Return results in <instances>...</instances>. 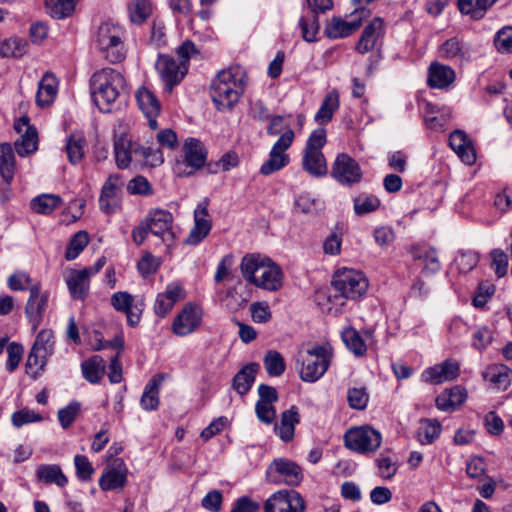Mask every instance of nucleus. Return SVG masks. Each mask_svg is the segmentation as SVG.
<instances>
[{
    "instance_id": "obj_1",
    "label": "nucleus",
    "mask_w": 512,
    "mask_h": 512,
    "mask_svg": "<svg viewBox=\"0 0 512 512\" xmlns=\"http://www.w3.org/2000/svg\"><path fill=\"white\" fill-rule=\"evenodd\" d=\"M245 280L267 291H278L283 285L281 268L271 259L260 254H249L240 265Z\"/></svg>"
},
{
    "instance_id": "obj_2",
    "label": "nucleus",
    "mask_w": 512,
    "mask_h": 512,
    "mask_svg": "<svg viewBox=\"0 0 512 512\" xmlns=\"http://www.w3.org/2000/svg\"><path fill=\"white\" fill-rule=\"evenodd\" d=\"M246 85V73L240 66L220 71L211 83L210 95L218 110L230 109L238 102Z\"/></svg>"
},
{
    "instance_id": "obj_3",
    "label": "nucleus",
    "mask_w": 512,
    "mask_h": 512,
    "mask_svg": "<svg viewBox=\"0 0 512 512\" xmlns=\"http://www.w3.org/2000/svg\"><path fill=\"white\" fill-rule=\"evenodd\" d=\"M90 88L95 105L102 112H109L110 105L125 91L126 82L120 71L106 67L92 75Z\"/></svg>"
},
{
    "instance_id": "obj_4",
    "label": "nucleus",
    "mask_w": 512,
    "mask_h": 512,
    "mask_svg": "<svg viewBox=\"0 0 512 512\" xmlns=\"http://www.w3.org/2000/svg\"><path fill=\"white\" fill-rule=\"evenodd\" d=\"M332 351L327 345H313L297 354L298 371L301 380L316 382L328 370Z\"/></svg>"
},
{
    "instance_id": "obj_5",
    "label": "nucleus",
    "mask_w": 512,
    "mask_h": 512,
    "mask_svg": "<svg viewBox=\"0 0 512 512\" xmlns=\"http://www.w3.org/2000/svg\"><path fill=\"white\" fill-rule=\"evenodd\" d=\"M124 30L112 22L102 23L96 33L95 43L102 56L111 63L125 58Z\"/></svg>"
},
{
    "instance_id": "obj_6",
    "label": "nucleus",
    "mask_w": 512,
    "mask_h": 512,
    "mask_svg": "<svg viewBox=\"0 0 512 512\" xmlns=\"http://www.w3.org/2000/svg\"><path fill=\"white\" fill-rule=\"evenodd\" d=\"M332 285L336 293L327 296L328 302L357 299L366 292L368 281L363 273L353 269H344L334 275ZM343 304L344 302L341 301L340 305Z\"/></svg>"
},
{
    "instance_id": "obj_7",
    "label": "nucleus",
    "mask_w": 512,
    "mask_h": 512,
    "mask_svg": "<svg viewBox=\"0 0 512 512\" xmlns=\"http://www.w3.org/2000/svg\"><path fill=\"white\" fill-rule=\"evenodd\" d=\"M55 339L53 331L43 329L36 335L26 362L27 373L36 378L54 353Z\"/></svg>"
},
{
    "instance_id": "obj_8",
    "label": "nucleus",
    "mask_w": 512,
    "mask_h": 512,
    "mask_svg": "<svg viewBox=\"0 0 512 512\" xmlns=\"http://www.w3.org/2000/svg\"><path fill=\"white\" fill-rule=\"evenodd\" d=\"M106 264V258L100 257L92 266L83 269H70L65 276V282L70 296L75 300H84L90 290V278L96 275Z\"/></svg>"
},
{
    "instance_id": "obj_9",
    "label": "nucleus",
    "mask_w": 512,
    "mask_h": 512,
    "mask_svg": "<svg viewBox=\"0 0 512 512\" xmlns=\"http://www.w3.org/2000/svg\"><path fill=\"white\" fill-rule=\"evenodd\" d=\"M381 441L380 432L368 425L350 428L344 435L345 446L360 454L374 452Z\"/></svg>"
},
{
    "instance_id": "obj_10",
    "label": "nucleus",
    "mask_w": 512,
    "mask_h": 512,
    "mask_svg": "<svg viewBox=\"0 0 512 512\" xmlns=\"http://www.w3.org/2000/svg\"><path fill=\"white\" fill-rule=\"evenodd\" d=\"M294 138V131L289 127L286 128L284 133L280 135L279 139L272 146L268 159L261 165L260 173L262 175L269 176L289 164L290 158L286 151L291 147Z\"/></svg>"
},
{
    "instance_id": "obj_11",
    "label": "nucleus",
    "mask_w": 512,
    "mask_h": 512,
    "mask_svg": "<svg viewBox=\"0 0 512 512\" xmlns=\"http://www.w3.org/2000/svg\"><path fill=\"white\" fill-rule=\"evenodd\" d=\"M266 477L274 484L298 486L303 480V471L296 462L287 458H277L268 466Z\"/></svg>"
},
{
    "instance_id": "obj_12",
    "label": "nucleus",
    "mask_w": 512,
    "mask_h": 512,
    "mask_svg": "<svg viewBox=\"0 0 512 512\" xmlns=\"http://www.w3.org/2000/svg\"><path fill=\"white\" fill-rule=\"evenodd\" d=\"M155 68L165 89L169 92L180 84L188 71V65H186V63H180L172 56L166 54H160L158 56Z\"/></svg>"
},
{
    "instance_id": "obj_13",
    "label": "nucleus",
    "mask_w": 512,
    "mask_h": 512,
    "mask_svg": "<svg viewBox=\"0 0 512 512\" xmlns=\"http://www.w3.org/2000/svg\"><path fill=\"white\" fill-rule=\"evenodd\" d=\"M123 186L124 181L120 174H111L106 179L99 196V208L103 213L112 215L121 209Z\"/></svg>"
},
{
    "instance_id": "obj_14",
    "label": "nucleus",
    "mask_w": 512,
    "mask_h": 512,
    "mask_svg": "<svg viewBox=\"0 0 512 512\" xmlns=\"http://www.w3.org/2000/svg\"><path fill=\"white\" fill-rule=\"evenodd\" d=\"M184 160L176 163V172L181 176L192 175L203 167L206 161V152L202 143L194 138H189L183 146Z\"/></svg>"
},
{
    "instance_id": "obj_15",
    "label": "nucleus",
    "mask_w": 512,
    "mask_h": 512,
    "mask_svg": "<svg viewBox=\"0 0 512 512\" xmlns=\"http://www.w3.org/2000/svg\"><path fill=\"white\" fill-rule=\"evenodd\" d=\"M371 11L367 8H355L350 15V20L345 21L340 17H333L325 28L329 38H344L354 33L362 24V21L369 17Z\"/></svg>"
},
{
    "instance_id": "obj_16",
    "label": "nucleus",
    "mask_w": 512,
    "mask_h": 512,
    "mask_svg": "<svg viewBox=\"0 0 512 512\" xmlns=\"http://www.w3.org/2000/svg\"><path fill=\"white\" fill-rule=\"evenodd\" d=\"M265 512H304L305 502L295 490H279L265 502Z\"/></svg>"
},
{
    "instance_id": "obj_17",
    "label": "nucleus",
    "mask_w": 512,
    "mask_h": 512,
    "mask_svg": "<svg viewBox=\"0 0 512 512\" xmlns=\"http://www.w3.org/2000/svg\"><path fill=\"white\" fill-rule=\"evenodd\" d=\"M110 301L116 311L126 315L128 325H138L145 307L143 299L135 298L126 291H117L111 296Z\"/></svg>"
},
{
    "instance_id": "obj_18",
    "label": "nucleus",
    "mask_w": 512,
    "mask_h": 512,
    "mask_svg": "<svg viewBox=\"0 0 512 512\" xmlns=\"http://www.w3.org/2000/svg\"><path fill=\"white\" fill-rule=\"evenodd\" d=\"M144 222L150 233L161 238V240L169 247L174 238L172 231L173 215L163 209H154L148 212Z\"/></svg>"
},
{
    "instance_id": "obj_19",
    "label": "nucleus",
    "mask_w": 512,
    "mask_h": 512,
    "mask_svg": "<svg viewBox=\"0 0 512 512\" xmlns=\"http://www.w3.org/2000/svg\"><path fill=\"white\" fill-rule=\"evenodd\" d=\"M331 175L340 184L351 186L361 181L362 170L351 156L341 153L336 157L332 165Z\"/></svg>"
},
{
    "instance_id": "obj_20",
    "label": "nucleus",
    "mask_w": 512,
    "mask_h": 512,
    "mask_svg": "<svg viewBox=\"0 0 512 512\" xmlns=\"http://www.w3.org/2000/svg\"><path fill=\"white\" fill-rule=\"evenodd\" d=\"M203 311L194 303L186 304L175 317L172 331L177 336H187L196 331L202 323Z\"/></svg>"
},
{
    "instance_id": "obj_21",
    "label": "nucleus",
    "mask_w": 512,
    "mask_h": 512,
    "mask_svg": "<svg viewBox=\"0 0 512 512\" xmlns=\"http://www.w3.org/2000/svg\"><path fill=\"white\" fill-rule=\"evenodd\" d=\"M29 122V117L23 116L14 123V129L21 134L20 138L14 143L15 150L20 157L28 156L38 149V133Z\"/></svg>"
},
{
    "instance_id": "obj_22",
    "label": "nucleus",
    "mask_w": 512,
    "mask_h": 512,
    "mask_svg": "<svg viewBox=\"0 0 512 512\" xmlns=\"http://www.w3.org/2000/svg\"><path fill=\"white\" fill-rule=\"evenodd\" d=\"M49 294L43 292L39 283L30 287L29 298L25 305V314L35 331L41 324L48 307Z\"/></svg>"
},
{
    "instance_id": "obj_23",
    "label": "nucleus",
    "mask_w": 512,
    "mask_h": 512,
    "mask_svg": "<svg viewBox=\"0 0 512 512\" xmlns=\"http://www.w3.org/2000/svg\"><path fill=\"white\" fill-rule=\"evenodd\" d=\"M212 228L209 219L208 201L200 202L194 210V226L191 229L185 243L188 245H197L202 242L210 233Z\"/></svg>"
},
{
    "instance_id": "obj_24",
    "label": "nucleus",
    "mask_w": 512,
    "mask_h": 512,
    "mask_svg": "<svg viewBox=\"0 0 512 512\" xmlns=\"http://www.w3.org/2000/svg\"><path fill=\"white\" fill-rule=\"evenodd\" d=\"M139 109L148 119V125L152 130L158 128L156 117L160 114L161 105L155 94L147 87H140L135 93Z\"/></svg>"
},
{
    "instance_id": "obj_25",
    "label": "nucleus",
    "mask_w": 512,
    "mask_h": 512,
    "mask_svg": "<svg viewBox=\"0 0 512 512\" xmlns=\"http://www.w3.org/2000/svg\"><path fill=\"white\" fill-rule=\"evenodd\" d=\"M460 374L458 362L447 359L440 364L427 368L423 374V380L431 384H442L456 379Z\"/></svg>"
},
{
    "instance_id": "obj_26",
    "label": "nucleus",
    "mask_w": 512,
    "mask_h": 512,
    "mask_svg": "<svg viewBox=\"0 0 512 512\" xmlns=\"http://www.w3.org/2000/svg\"><path fill=\"white\" fill-rule=\"evenodd\" d=\"M185 293L183 286L179 283L173 282L166 286L164 292L159 293L154 303V312L157 316L163 318L167 316L172 310L175 303L184 299Z\"/></svg>"
},
{
    "instance_id": "obj_27",
    "label": "nucleus",
    "mask_w": 512,
    "mask_h": 512,
    "mask_svg": "<svg viewBox=\"0 0 512 512\" xmlns=\"http://www.w3.org/2000/svg\"><path fill=\"white\" fill-rule=\"evenodd\" d=\"M127 481V468L124 462L116 459L99 479V486L103 491L123 488Z\"/></svg>"
},
{
    "instance_id": "obj_28",
    "label": "nucleus",
    "mask_w": 512,
    "mask_h": 512,
    "mask_svg": "<svg viewBox=\"0 0 512 512\" xmlns=\"http://www.w3.org/2000/svg\"><path fill=\"white\" fill-rule=\"evenodd\" d=\"M140 145L132 142L126 135H120L114 139L115 162L119 169L129 167L133 155L138 156Z\"/></svg>"
},
{
    "instance_id": "obj_29",
    "label": "nucleus",
    "mask_w": 512,
    "mask_h": 512,
    "mask_svg": "<svg viewBox=\"0 0 512 512\" xmlns=\"http://www.w3.org/2000/svg\"><path fill=\"white\" fill-rule=\"evenodd\" d=\"M449 145L459 158L467 165L476 161V154L471 141L461 130H455L450 134Z\"/></svg>"
},
{
    "instance_id": "obj_30",
    "label": "nucleus",
    "mask_w": 512,
    "mask_h": 512,
    "mask_svg": "<svg viewBox=\"0 0 512 512\" xmlns=\"http://www.w3.org/2000/svg\"><path fill=\"white\" fill-rule=\"evenodd\" d=\"M455 80L454 70L444 64L433 62L428 69V85L431 88L444 89Z\"/></svg>"
},
{
    "instance_id": "obj_31",
    "label": "nucleus",
    "mask_w": 512,
    "mask_h": 512,
    "mask_svg": "<svg viewBox=\"0 0 512 512\" xmlns=\"http://www.w3.org/2000/svg\"><path fill=\"white\" fill-rule=\"evenodd\" d=\"M58 92V81L51 73H46L38 84L36 93V104L39 107H48L56 99Z\"/></svg>"
},
{
    "instance_id": "obj_32",
    "label": "nucleus",
    "mask_w": 512,
    "mask_h": 512,
    "mask_svg": "<svg viewBox=\"0 0 512 512\" xmlns=\"http://www.w3.org/2000/svg\"><path fill=\"white\" fill-rule=\"evenodd\" d=\"M384 22L380 17L374 18L363 30V33L356 45L359 53H367L372 50L376 41L383 32Z\"/></svg>"
},
{
    "instance_id": "obj_33",
    "label": "nucleus",
    "mask_w": 512,
    "mask_h": 512,
    "mask_svg": "<svg viewBox=\"0 0 512 512\" xmlns=\"http://www.w3.org/2000/svg\"><path fill=\"white\" fill-rule=\"evenodd\" d=\"M36 478L40 483L46 485L54 484L59 488L65 487L68 483V478L57 464L38 465L36 468Z\"/></svg>"
},
{
    "instance_id": "obj_34",
    "label": "nucleus",
    "mask_w": 512,
    "mask_h": 512,
    "mask_svg": "<svg viewBox=\"0 0 512 512\" xmlns=\"http://www.w3.org/2000/svg\"><path fill=\"white\" fill-rule=\"evenodd\" d=\"M467 398L466 390L457 385L449 390L443 391L436 398V407L445 412L454 411L462 405Z\"/></svg>"
},
{
    "instance_id": "obj_35",
    "label": "nucleus",
    "mask_w": 512,
    "mask_h": 512,
    "mask_svg": "<svg viewBox=\"0 0 512 512\" xmlns=\"http://www.w3.org/2000/svg\"><path fill=\"white\" fill-rule=\"evenodd\" d=\"M410 254L414 260H421L423 262L422 273L426 276L435 274L441 268L438 254L434 248L423 249L413 246L410 249Z\"/></svg>"
},
{
    "instance_id": "obj_36",
    "label": "nucleus",
    "mask_w": 512,
    "mask_h": 512,
    "mask_svg": "<svg viewBox=\"0 0 512 512\" xmlns=\"http://www.w3.org/2000/svg\"><path fill=\"white\" fill-rule=\"evenodd\" d=\"M300 417L298 408L292 406L281 414L280 424H275L274 430L281 440L289 442L293 439L295 433V425L299 423Z\"/></svg>"
},
{
    "instance_id": "obj_37",
    "label": "nucleus",
    "mask_w": 512,
    "mask_h": 512,
    "mask_svg": "<svg viewBox=\"0 0 512 512\" xmlns=\"http://www.w3.org/2000/svg\"><path fill=\"white\" fill-rule=\"evenodd\" d=\"M165 374L159 373L146 384L140 399L141 407L146 411L156 410L159 406V390Z\"/></svg>"
},
{
    "instance_id": "obj_38",
    "label": "nucleus",
    "mask_w": 512,
    "mask_h": 512,
    "mask_svg": "<svg viewBox=\"0 0 512 512\" xmlns=\"http://www.w3.org/2000/svg\"><path fill=\"white\" fill-rule=\"evenodd\" d=\"M440 57L456 62L467 61L470 57L469 49L456 37L446 40L439 48Z\"/></svg>"
},
{
    "instance_id": "obj_39",
    "label": "nucleus",
    "mask_w": 512,
    "mask_h": 512,
    "mask_svg": "<svg viewBox=\"0 0 512 512\" xmlns=\"http://www.w3.org/2000/svg\"><path fill=\"white\" fill-rule=\"evenodd\" d=\"M339 105V93L336 90H332L327 93L321 103L319 110L315 114V122H317L319 125H325L329 123L332 120L334 113L338 110Z\"/></svg>"
},
{
    "instance_id": "obj_40",
    "label": "nucleus",
    "mask_w": 512,
    "mask_h": 512,
    "mask_svg": "<svg viewBox=\"0 0 512 512\" xmlns=\"http://www.w3.org/2000/svg\"><path fill=\"white\" fill-rule=\"evenodd\" d=\"M16 160L10 143H0V175L7 185L14 177Z\"/></svg>"
},
{
    "instance_id": "obj_41",
    "label": "nucleus",
    "mask_w": 512,
    "mask_h": 512,
    "mask_svg": "<svg viewBox=\"0 0 512 512\" xmlns=\"http://www.w3.org/2000/svg\"><path fill=\"white\" fill-rule=\"evenodd\" d=\"M484 378L499 390H506L512 380V370L504 364H495L487 368Z\"/></svg>"
},
{
    "instance_id": "obj_42",
    "label": "nucleus",
    "mask_w": 512,
    "mask_h": 512,
    "mask_svg": "<svg viewBox=\"0 0 512 512\" xmlns=\"http://www.w3.org/2000/svg\"><path fill=\"white\" fill-rule=\"evenodd\" d=\"M86 148L87 141L82 133L71 134L65 145L68 161L72 165L80 163L85 156Z\"/></svg>"
},
{
    "instance_id": "obj_43",
    "label": "nucleus",
    "mask_w": 512,
    "mask_h": 512,
    "mask_svg": "<svg viewBox=\"0 0 512 512\" xmlns=\"http://www.w3.org/2000/svg\"><path fill=\"white\" fill-rule=\"evenodd\" d=\"M259 369L260 365L258 363H250L244 366L234 376L233 388L241 395L246 394L250 390Z\"/></svg>"
},
{
    "instance_id": "obj_44",
    "label": "nucleus",
    "mask_w": 512,
    "mask_h": 512,
    "mask_svg": "<svg viewBox=\"0 0 512 512\" xmlns=\"http://www.w3.org/2000/svg\"><path fill=\"white\" fill-rule=\"evenodd\" d=\"M303 169L314 177L327 174L328 168L322 152L305 151L302 161Z\"/></svg>"
},
{
    "instance_id": "obj_45",
    "label": "nucleus",
    "mask_w": 512,
    "mask_h": 512,
    "mask_svg": "<svg viewBox=\"0 0 512 512\" xmlns=\"http://www.w3.org/2000/svg\"><path fill=\"white\" fill-rule=\"evenodd\" d=\"M105 361L99 355H94L81 364L83 377L90 383H99L105 373Z\"/></svg>"
},
{
    "instance_id": "obj_46",
    "label": "nucleus",
    "mask_w": 512,
    "mask_h": 512,
    "mask_svg": "<svg viewBox=\"0 0 512 512\" xmlns=\"http://www.w3.org/2000/svg\"><path fill=\"white\" fill-rule=\"evenodd\" d=\"M497 0H458V8L461 13L469 15L474 20L484 17L488 8Z\"/></svg>"
},
{
    "instance_id": "obj_47",
    "label": "nucleus",
    "mask_w": 512,
    "mask_h": 512,
    "mask_svg": "<svg viewBox=\"0 0 512 512\" xmlns=\"http://www.w3.org/2000/svg\"><path fill=\"white\" fill-rule=\"evenodd\" d=\"M440 432L441 425L438 421L423 419L417 429V439L423 445L431 444L439 437Z\"/></svg>"
},
{
    "instance_id": "obj_48",
    "label": "nucleus",
    "mask_w": 512,
    "mask_h": 512,
    "mask_svg": "<svg viewBox=\"0 0 512 512\" xmlns=\"http://www.w3.org/2000/svg\"><path fill=\"white\" fill-rule=\"evenodd\" d=\"M78 0H45L48 14L56 19H64L72 15Z\"/></svg>"
},
{
    "instance_id": "obj_49",
    "label": "nucleus",
    "mask_w": 512,
    "mask_h": 512,
    "mask_svg": "<svg viewBox=\"0 0 512 512\" xmlns=\"http://www.w3.org/2000/svg\"><path fill=\"white\" fill-rule=\"evenodd\" d=\"M61 204L62 199L60 196L55 194H43L32 200L31 207L39 214L48 215L59 208Z\"/></svg>"
},
{
    "instance_id": "obj_50",
    "label": "nucleus",
    "mask_w": 512,
    "mask_h": 512,
    "mask_svg": "<svg viewBox=\"0 0 512 512\" xmlns=\"http://www.w3.org/2000/svg\"><path fill=\"white\" fill-rule=\"evenodd\" d=\"M341 336L346 347L356 356H362L365 354L367 347L358 331L352 327H348L342 331Z\"/></svg>"
},
{
    "instance_id": "obj_51",
    "label": "nucleus",
    "mask_w": 512,
    "mask_h": 512,
    "mask_svg": "<svg viewBox=\"0 0 512 512\" xmlns=\"http://www.w3.org/2000/svg\"><path fill=\"white\" fill-rule=\"evenodd\" d=\"M263 363L267 373L272 377L282 375L286 368L284 358L276 350L267 351Z\"/></svg>"
},
{
    "instance_id": "obj_52",
    "label": "nucleus",
    "mask_w": 512,
    "mask_h": 512,
    "mask_svg": "<svg viewBox=\"0 0 512 512\" xmlns=\"http://www.w3.org/2000/svg\"><path fill=\"white\" fill-rule=\"evenodd\" d=\"M353 202L354 211L359 216L376 211L381 204L379 198L372 194H360Z\"/></svg>"
},
{
    "instance_id": "obj_53",
    "label": "nucleus",
    "mask_w": 512,
    "mask_h": 512,
    "mask_svg": "<svg viewBox=\"0 0 512 512\" xmlns=\"http://www.w3.org/2000/svg\"><path fill=\"white\" fill-rule=\"evenodd\" d=\"M27 41L21 38H9L5 40L0 47V53L3 57L20 58L27 52Z\"/></svg>"
},
{
    "instance_id": "obj_54",
    "label": "nucleus",
    "mask_w": 512,
    "mask_h": 512,
    "mask_svg": "<svg viewBox=\"0 0 512 512\" xmlns=\"http://www.w3.org/2000/svg\"><path fill=\"white\" fill-rule=\"evenodd\" d=\"M89 243L88 233L85 231H79L70 239L66 252L65 258L68 261L76 259L79 254Z\"/></svg>"
},
{
    "instance_id": "obj_55",
    "label": "nucleus",
    "mask_w": 512,
    "mask_h": 512,
    "mask_svg": "<svg viewBox=\"0 0 512 512\" xmlns=\"http://www.w3.org/2000/svg\"><path fill=\"white\" fill-rule=\"evenodd\" d=\"M152 8L148 0H133L129 5V16L133 23H143L151 14Z\"/></svg>"
},
{
    "instance_id": "obj_56",
    "label": "nucleus",
    "mask_w": 512,
    "mask_h": 512,
    "mask_svg": "<svg viewBox=\"0 0 512 512\" xmlns=\"http://www.w3.org/2000/svg\"><path fill=\"white\" fill-rule=\"evenodd\" d=\"M80 403L71 402L68 406L58 411V420L62 428L67 429L71 426L80 412Z\"/></svg>"
},
{
    "instance_id": "obj_57",
    "label": "nucleus",
    "mask_w": 512,
    "mask_h": 512,
    "mask_svg": "<svg viewBox=\"0 0 512 512\" xmlns=\"http://www.w3.org/2000/svg\"><path fill=\"white\" fill-rule=\"evenodd\" d=\"M347 400L351 408L363 410L367 406L369 396L364 388H351L348 390Z\"/></svg>"
},
{
    "instance_id": "obj_58",
    "label": "nucleus",
    "mask_w": 512,
    "mask_h": 512,
    "mask_svg": "<svg viewBox=\"0 0 512 512\" xmlns=\"http://www.w3.org/2000/svg\"><path fill=\"white\" fill-rule=\"evenodd\" d=\"M34 284L30 276L25 272H15L8 278V286L13 291H30V287Z\"/></svg>"
},
{
    "instance_id": "obj_59",
    "label": "nucleus",
    "mask_w": 512,
    "mask_h": 512,
    "mask_svg": "<svg viewBox=\"0 0 512 512\" xmlns=\"http://www.w3.org/2000/svg\"><path fill=\"white\" fill-rule=\"evenodd\" d=\"M127 191L132 195L148 196L152 194V187L145 177L136 176L129 181Z\"/></svg>"
},
{
    "instance_id": "obj_60",
    "label": "nucleus",
    "mask_w": 512,
    "mask_h": 512,
    "mask_svg": "<svg viewBox=\"0 0 512 512\" xmlns=\"http://www.w3.org/2000/svg\"><path fill=\"white\" fill-rule=\"evenodd\" d=\"M495 46L502 53L512 52V27L502 28L495 36Z\"/></svg>"
},
{
    "instance_id": "obj_61",
    "label": "nucleus",
    "mask_w": 512,
    "mask_h": 512,
    "mask_svg": "<svg viewBox=\"0 0 512 512\" xmlns=\"http://www.w3.org/2000/svg\"><path fill=\"white\" fill-rule=\"evenodd\" d=\"M77 477L82 481H89L94 473V468L88 458L84 455L74 457Z\"/></svg>"
},
{
    "instance_id": "obj_62",
    "label": "nucleus",
    "mask_w": 512,
    "mask_h": 512,
    "mask_svg": "<svg viewBox=\"0 0 512 512\" xmlns=\"http://www.w3.org/2000/svg\"><path fill=\"white\" fill-rule=\"evenodd\" d=\"M299 24L302 30L303 39L307 42H314L316 40V35L319 30L317 16L313 15L311 20L302 17L299 21Z\"/></svg>"
},
{
    "instance_id": "obj_63",
    "label": "nucleus",
    "mask_w": 512,
    "mask_h": 512,
    "mask_svg": "<svg viewBox=\"0 0 512 512\" xmlns=\"http://www.w3.org/2000/svg\"><path fill=\"white\" fill-rule=\"evenodd\" d=\"M140 159L150 167H156L164 162L163 154L160 149L141 147L138 149Z\"/></svg>"
},
{
    "instance_id": "obj_64",
    "label": "nucleus",
    "mask_w": 512,
    "mask_h": 512,
    "mask_svg": "<svg viewBox=\"0 0 512 512\" xmlns=\"http://www.w3.org/2000/svg\"><path fill=\"white\" fill-rule=\"evenodd\" d=\"M251 316L256 323H266L271 319L270 307L265 302H255L250 306Z\"/></svg>"
}]
</instances>
